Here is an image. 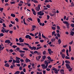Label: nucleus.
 <instances>
[{"instance_id": "680f3d73", "label": "nucleus", "mask_w": 74, "mask_h": 74, "mask_svg": "<svg viewBox=\"0 0 74 74\" xmlns=\"http://www.w3.org/2000/svg\"><path fill=\"white\" fill-rule=\"evenodd\" d=\"M73 41L72 40L71 42L69 43V44H70V45H71V44H72Z\"/></svg>"}, {"instance_id": "8fccbe9b", "label": "nucleus", "mask_w": 74, "mask_h": 74, "mask_svg": "<svg viewBox=\"0 0 74 74\" xmlns=\"http://www.w3.org/2000/svg\"><path fill=\"white\" fill-rule=\"evenodd\" d=\"M28 19H29V20H30V21H33V19H32V18H28Z\"/></svg>"}, {"instance_id": "2f4dec72", "label": "nucleus", "mask_w": 74, "mask_h": 74, "mask_svg": "<svg viewBox=\"0 0 74 74\" xmlns=\"http://www.w3.org/2000/svg\"><path fill=\"white\" fill-rule=\"evenodd\" d=\"M20 63V61L19 60H16V63Z\"/></svg>"}, {"instance_id": "a878e982", "label": "nucleus", "mask_w": 74, "mask_h": 74, "mask_svg": "<svg viewBox=\"0 0 74 74\" xmlns=\"http://www.w3.org/2000/svg\"><path fill=\"white\" fill-rule=\"evenodd\" d=\"M46 58V56H43L42 57V59H43V60H45Z\"/></svg>"}, {"instance_id": "a211bd4d", "label": "nucleus", "mask_w": 74, "mask_h": 74, "mask_svg": "<svg viewBox=\"0 0 74 74\" xmlns=\"http://www.w3.org/2000/svg\"><path fill=\"white\" fill-rule=\"evenodd\" d=\"M24 55H25V54L24 53H22L20 54V56L22 58L23 57Z\"/></svg>"}, {"instance_id": "69168bd1", "label": "nucleus", "mask_w": 74, "mask_h": 74, "mask_svg": "<svg viewBox=\"0 0 74 74\" xmlns=\"http://www.w3.org/2000/svg\"><path fill=\"white\" fill-rule=\"evenodd\" d=\"M38 37H41V33L40 32L39 33V35H38Z\"/></svg>"}, {"instance_id": "393cba45", "label": "nucleus", "mask_w": 74, "mask_h": 74, "mask_svg": "<svg viewBox=\"0 0 74 74\" xmlns=\"http://www.w3.org/2000/svg\"><path fill=\"white\" fill-rule=\"evenodd\" d=\"M19 52L20 53H25V51H23L22 50H20L19 51Z\"/></svg>"}, {"instance_id": "13d9d810", "label": "nucleus", "mask_w": 74, "mask_h": 74, "mask_svg": "<svg viewBox=\"0 0 74 74\" xmlns=\"http://www.w3.org/2000/svg\"><path fill=\"white\" fill-rule=\"evenodd\" d=\"M12 62V60L10 59L8 61V62L9 63H11Z\"/></svg>"}, {"instance_id": "7ed1b4c3", "label": "nucleus", "mask_w": 74, "mask_h": 74, "mask_svg": "<svg viewBox=\"0 0 74 74\" xmlns=\"http://www.w3.org/2000/svg\"><path fill=\"white\" fill-rule=\"evenodd\" d=\"M41 12H41V11H40V12H38V14L39 15H40V16H42V15H44V12H42V13H41Z\"/></svg>"}, {"instance_id": "c756f323", "label": "nucleus", "mask_w": 74, "mask_h": 74, "mask_svg": "<svg viewBox=\"0 0 74 74\" xmlns=\"http://www.w3.org/2000/svg\"><path fill=\"white\" fill-rule=\"evenodd\" d=\"M58 42H59V44H60V43L61 42V41L60 40V39L58 40Z\"/></svg>"}, {"instance_id": "052dcab7", "label": "nucleus", "mask_w": 74, "mask_h": 74, "mask_svg": "<svg viewBox=\"0 0 74 74\" xmlns=\"http://www.w3.org/2000/svg\"><path fill=\"white\" fill-rule=\"evenodd\" d=\"M49 0H46L45 2V3H49Z\"/></svg>"}, {"instance_id": "58836bf2", "label": "nucleus", "mask_w": 74, "mask_h": 74, "mask_svg": "<svg viewBox=\"0 0 74 74\" xmlns=\"http://www.w3.org/2000/svg\"><path fill=\"white\" fill-rule=\"evenodd\" d=\"M54 72L55 73H56V74H58V71L57 70L55 71H54Z\"/></svg>"}, {"instance_id": "4be33fe9", "label": "nucleus", "mask_w": 74, "mask_h": 74, "mask_svg": "<svg viewBox=\"0 0 74 74\" xmlns=\"http://www.w3.org/2000/svg\"><path fill=\"white\" fill-rule=\"evenodd\" d=\"M23 21L24 25H27L26 23L25 22V18H24L23 19Z\"/></svg>"}, {"instance_id": "6ab92c4d", "label": "nucleus", "mask_w": 74, "mask_h": 74, "mask_svg": "<svg viewBox=\"0 0 74 74\" xmlns=\"http://www.w3.org/2000/svg\"><path fill=\"white\" fill-rule=\"evenodd\" d=\"M62 56L63 59H64V58H65V54H63L62 55Z\"/></svg>"}, {"instance_id": "4c0bfd02", "label": "nucleus", "mask_w": 74, "mask_h": 74, "mask_svg": "<svg viewBox=\"0 0 74 74\" xmlns=\"http://www.w3.org/2000/svg\"><path fill=\"white\" fill-rule=\"evenodd\" d=\"M52 29L53 30H55L56 29V27H52Z\"/></svg>"}, {"instance_id": "4468645a", "label": "nucleus", "mask_w": 74, "mask_h": 74, "mask_svg": "<svg viewBox=\"0 0 74 74\" xmlns=\"http://www.w3.org/2000/svg\"><path fill=\"white\" fill-rule=\"evenodd\" d=\"M65 63H68V64H70V62L69 61V60H66L65 61Z\"/></svg>"}, {"instance_id": "7c9ffc66", "label": "nucleus", "mask_w": 74, "mask_h": 74, "mask_svg": "<svg viewBox=\"0 0 74 74\" xmlns=\"http://www.w3.org/2000/svg\"><path fill=\"white\" fill-rule=\"evenodd\" d=\"M52 69H53L52 70L53 71H56V70H57V69H56V68H53V67L52 68Z\"/></svg>"}, {"instance_id": "f704fd0d", "label": "nucleus", "mask_w": 74, "mask_h": 74, "mask_svg": "<svg viewBox=\"0 0 74 74\" xmlns=\"http://www.w3.org/2000/svg\"><path fill=\"white\" fill-rule=\"evenodd\" d=\"M18 5L19 7H21L22 5V4L21 3H18Z\"/></svg>"}, {"instance_id": "774afa93", "label": "nucleus", "mask_w": 74, "mask_h": 74, "mask_svg": "<svg viewBox=\"0 0 74 74\" xmlns=\"http://www.w3.org/2000/svg\"><path fill=\"white\" fill-rule=\"evenodd\" d=\"M40 42H44V40H40Z\"/></svg>"}, {"instance_id": "0e129e2a", "label": "nucleus", "mask_w": 74, "mask_h": 74, "mask_svg": "<svg viewBox=\"0 0 74 74\" xmlns=\"http://www.w3.org/2000/svg\"><path fill=\"white\" fill-rule=\"evenodd\" d=\"M71 26L72 27H74V24H71Z\"/></svg>"}, {"instance_id": "e2e57ef3", "label": "nucleus", "mask_w": 74, "mask_h": 74, "mask_svg": "<svg viewBox=\"0 0 74 74\" xmlns=\"http://www.w3.org/2000/svg\"><path fill=\"white\" fill-rule=\"evenodd\" d=\"M48 8H43V10H47L48 9Z\"/></svg>"}, {"instance_id": "a19ab883", "label": "nucleus", "mask_w": 74, "mask_h": 74, "mask_svg": "<svg viewBox=\"0 0 74 74\" xmlns=\"http://www.w3.org/2000/svg\"><path fill=\"white\" fill-rule=\"evenodd\" d=\"M57 29H58V30H60V27L59 26H57Z\"/></svg>"}, {"instance_id": "5fc2aeb1", "label": "nucleus", "mask_w": 74, "mask_h": 74, "mask_svg": "<svg viewBox=\"0 0 74 74\" xmlns=\"http://www.w3.org/2000/svg\"><path fill=\"white\" fill-rule=\"evenodd\" d=\"M36 27V26L35 25H33V26H32V28H33V29H35V28Z\"/></svg>"}, {"instance_id": "9d476101", "label": "nucleus", "mask_w": 74, "mask_h": 74, "mask_svg": "<svg viewBox=\"0 0 74 74\" xmlns=\"http://www.w3.org/2000/svg\"><path fill=\"white\" fill-rule=\"evenodd\" d=\"M65 23L66 24V25L67 26H69V25H70V24L69 23V22H65Z\"/></svg>"}, {"instance_id": "412c9836", "label": "nucleus", "mask_w": 74, "mask_h": 74, "mask_svg": "<svg viewBox=\"0 0 74 74\" xmlns=\"http://www.w3.org/2000/svg\"><path fill=\"white\" fill-rule=\"evenodd\" d=\"M11 16H12V17H13L14 18V17H15V15L14 14H11Z\"/></svg>"}, {"instance_id": "20e7f679", "label": "nucleus", "mask_w": 74, "mask_h": 74, "mask_svg": "<svg viewBox=\"0 0 74 74\" xmlns=\"http://www.w3.org/2000/svg\"><path fill=\"white\" fill-rule=\"evenodd\" d=\"M25 38H29V39L30 40H32V37H31V36L29 35H26Z\"/></svg>"}, {"instance_id": "f03ea898", "label": "nucleus", "mask_w": 74, "mask_h": 74, "mask_svg": "<svg viewBox=\"0 0 74 74\" xmlns=\"http://www.w3.org/2000/svg\"><path fill=\"white\" fill-rule=\"evenodd\" d=\"M41 4H38V7L35 8V9L36 11H39L40 10V7H41Z\"/></svg>"}, {"instance_id": "39448f33", "label": "nucleus", "mask_w": 74, "mask_h": 74, "mask_svg": "<svg viewBox=\"0 0 74 74\" xmlns=\"http://www.w3.org/2000/svg\"><path fill=\"white\" fill-rule=\"evenodd\" d=\"M65 65L67 69H70V68H71V67H70V65L69 64H66Z\"/></svg>"}, {"instance_id": "6e6552de", "label": "nucleus", "mask_w": 74, "mask_h": 74, "mask_svg": "<svg viewBox=\"0 0 74 74\" xmlns=\"http://www.w3.org/2000/svg\"><path fill=\"white\" fill-rule=\"evenodd\" d=\"M60 72L62 74H64V70H63V69H61L60 71Z\"/></svg>"}, {"instance_id": "473e14b6", "label": "nucleus", "mask_w": 74, "mask_h": 74, "mask_svg": "<svg viewBox=\"0 0 74 74\" xmlns=\"http://www.w3.org/2000/svg\"><path fill=\"white\" fill-rule=\"evenodd\" d=\"M47 58L48 60H51V57L49 56H48Z\"/></svg>"}, {"instance_id": "3c124183", "label": "nucleus", "mask_w": 74, "mask_h": 74, "mask_svg": "<svg viewBox=\"0 0 74 74\" xmlns=\"http://www.w3.org/2000/svg\"><path fill=\"white\" fill-rule=\"evenodd\" d=\"M57 36L58 37H60V34H59V33H58L57 34Z\"/></svg>"}, {"instance_id": "5701e85b", "label": "nucleus", "mask_w": 74, "mask_h": 74, "mask_svg": "<svg viewBox=\"0 0 74 74\" xmlns=\"http://www.w3.org/2000/svg\"><path fill=\"white\" fill-rule=\"evenodd\" d=\"M42 53L43 55H46V51L45 50L43 52H42Z\"/></svg>"}, {"instance_id": "6e6d98bb", "label": "nucleus", "mask_w": 74, "mask_h": 74, "mask_svg": "<svg viewBox=\"0 0 74 74\" xmlns=\"http://www.w3.org/2000/svg\"><path fill=\"white\" fill-rule=\"evenodd\" d=\"M38 23H40V19L39 18H38Z\"/></svg>"}, {"instance_id": "338daca9", "label": "nucleus", "mask_w": 74, "mask_h": 74, "mask_svg": "<svg viewBox=\"0 0 74 74\" xmlns=\"http://www.w3.org/2000/svg\"><path fill=\"white\" fill-rule=\"evenodd\" d=\"M24 44L23 43H21V46H24Z\"/></svg>"}, {"instance_id": "de8ad7c7", "label": "nucleus", "mask_w": 74, "mask_h": 74, "mask_svg": "<svg viewBox=\"0 0 74 74\" xmlns=\"http://www.w3.org/2000/svg\"><path fill=\"white\" fill-rule=\"evenodd\" d=\"M65 59H70V57H69L67 56H66L65 57Z\"/></svg>"}, {"instance_id": "4d7b16f0", "label": "nucleus", "mask_w": 74, "mask_h": 74, "mask_svg": "<svg viewBox=\"0 0 74 74\" xmlns=\"http://www.w3.org/2000/svg\"><path fill=\"white\" fill-rule=\"evenodd\" d=\"M24 41V39H22V40L21 41H19V42H23Z\"/></svg>"}, {"instance_id": "cd10ccee", "label": "nucleus", "mask_w": 74, "mask_h": 74, "mask_svg": "<svg viewBox=\"0 0 74 74\" xmlns=\"http://www.w3.org/2000/svg\"><path fill=\"white\" fill-rule=\"evenodd\" d=\"M3 36H4V34H3V33H0V37H3Z\"/></svg>"}, {"instance_id": "e433bc0d", "label": "nucleus", "mask_w": 74, "mask_h": 74, "mask_svg": "<svg viewBox=\"0 0 74 74\" xmlns=\"http://www.w3.org/2000/svg\"><path fill=\"white\" fill-rule=\"evenodd\" d=\"M12 47L13 48H15L17 47V46L16 45H13Z\"/></svg>"}, {"instance_id": "2eb2a0df", "label": "nucleus", "mask_w": 74, "mask_h": 74, "mask_svg": "<svg viewBox=\"0 0 74 74\" xmlns=\"http://www.w3.org/2000/svg\"><path fill=\"white\" fill-rule=\"evenodd\" d=\"M4 32L5 33H8L9 31H10V30L8 29L6 30V29H4Z\"/></svg>"}, {"instance_id": "c9c22d12", "label": "nucleus", "mask_w": 74, "mask_h": 74, "mask_svg": "<svg viewBox=\"0 0 74 74\" xmlns=\"http://www.w3.org/2000/svg\"><path fill=\"white\" fill-rule=\"evenodd\" d=\"M74 3L73 2H72L71 3V7H74Z\"/></svg>"}, {"instance_id": "09e8293b", "label": "nucleus", "mask_w": 74, "mask_h": 74, "mask_svg": "<svg viewBox=\"0 0 74 74\" xmlns=\"http://www.w3.org/2000/svg\"><path fill=\"white\" fill-rule=\"evenodd\" d=\"M53 52L51 50V51H50V52H48V53L49 54H50V55H51V53H53Z\"/></svg>"}, {"instance_id": "72a5a7b5", "label": "nucleus", "mask_w": 74, "mask_h": 74, "mask_svg": "<svg viewBox=\"0 0 74 74\" xmlns=\"http://www.w3.org/2000/svg\"><path fill=\"white\" fill-rule=\"evenodd\" d=\"M42 38H46V37L44 36V35L43 34H42Z\"/></svg>"}, {"instance_id": "423d86ee", "label": "nucleus", "mask_w": 74, "mask_h": 74, "mask_svg": "<svg viewBox=\"0 0 74 74\" xmlns=\"http://www.w3.org/2000/svg\"><path fill=\"white\" fill-rule=\"evenodd\" d=\"M5 43H8V44H10V43H11V42L9 40H7L5 41Z\"/></svg>"}, {"instance_id": "37998d69", "label": "nucleus", "mask_w": 74, "mask_h": 74, "mask_svg": "<svg viewBox=\"0 0 74 74\" xmlns=\"http://www.w3.org/2000/svg\"><path fill=\"white\" fill-rule=\"evenodd\" d=\"M55 31H53V32H52V36H53V35L55 34Z\"/></svg>"}, {"instance_id": "9b49d317", "label": "nucleus", "mask_w": 74, "mask_h": 74, "mask_svg": "<svg viewBox=\"0 0 74 74\" xmlns=\"http://www.w3.org/2000/svg\"><path fill=\"white\" fill-rule=\"evenodd\" d=\"M4 48V47H3L2 48V46H1V45H0V51H1L3 50V49Z\"/></svg>"}, {"instance_id": "79ce46f5", "label": "nucleus", "mask_w": 74, "mask_h": 74, "mask_svg": "<svg viewBox=\"0 0 74 74\" xmlns=\"http://www.w3.org/2000/svg\"><path fill=\"white\" fill-rule=\"evenodd\" d=\"M16 50H17V51H19L20 50V48H19V47H17L16 49Z\"/></svg>"}, {"instance_id": "c85d7f7f", "label": "nucleus", "mask_w": 74, "mask_h": 74, "mask_svg": "<svg viewBox=\"0 0 74 74\" xmlns=\"http://www.w3.org/2000/svg\"><path fill=\"white\" fill-rule=\"evenodd\" d=\"M42 48V47H37L36 48V50H38V49H40V48Z\"/></svg>"}, {"instance_id": "b1692460", "label": "nucleus", "mask_w": 74, "mask_h": 74, "mask_svg": "<svg viewBox=\"0 0 74 74\" xmlns=\"http://www.w3.org/2000/svg\"><path fill=\"white\" fill-rule=\"evenodd\" d=\"M23 50H25V51H28V48H24L23 49Z\"/></svg>"}, {"instance_id": "ea45409f", "label": "nucleus", "mask_w": 74, "mask_h": 74, "mask_svg": "<svg viewBox=\"0 0 74 74\" xmlns=\"http://www.w3.org/2000/svg\"><path fill=\"white\" fill-rule=\"evenodd\" d=\"M3 8H0V11H2L1 12H3Z\"/></svg>"}, {"instance_id": "aec40b11", "label": "nucleus", "mask_w": 74, "mask_h": 74, "mask_svg": "<svg viewBox=\"0 0 74 74\" xmlns=\"http://www.w3.org/2000/svg\"><path fill=\"white\" fill-rule=\"evenodd\" d=\"M10 3V4H14L15 3V1H11Z\"/></svg>"}, {"instance_id": "dca6fc26", "label": "nucleus", "mask_w": 74, "mask_h": 74, "mask_svg": "<svg viewBox=\"0 0 74 74\" xmlns=\"http://www.w3.org/2000/svg\"><path fill=\"white\" fill-rule=\"evenodd\" d=\"M45 63L46 65H48V62L47 61H45Z\"/></svg>"}, {"instance_id": "c03bdc74", "label": "nucleus", "mask_w": 74, "mask_h": 74, "mask_svg": "<svg viewBox=\"0 0 74 74\" xmlns=\"http://www.w3.org/2000/svg\"><path fill=\"white\" fill-rule=\"evenodd\" d=\"M30 36H32L33 37H34V34L32 33H30Z\"/></svg>"}, {"instance_id": "1a4fd4ad", "label": "nucleus", "mask_w": 74, "mask_h": 74, "mask_svg": "<svg viewBox=\"0 0 74 74\" xmlns=\"http://www.w3.org/2000/svg\"><path fill=\"white\" fill-rule=\"evenodd\" d=\"M4 66L5 67H10V65L7 63L5 64L4 65Z\"/></svg>"}, {"instance_id": "0eeeda50", "label": "nucleus", "mask_w": 74, "mask_h": 74, "mask_svg": "<svg viewBox=\"0 0 74 74\" xmlns=\"http://www.w3.org/2000/svg\"><path fill=\"white\" fill-rule=\"evenodd\" d=\"M30 62V60L28 58H26L25 59V62L26 63H28V62Z\"/></svg>"}, {"instance_id": "f8f14e48", "label": "nucleus", "mask_w": 74, "mask_h": 74, "mask_svg": "<svg viewBox=\"0 0 74 74\" xmlns=\"http://www.w3.org/2000/svg\"><path fill=\"white\" fill-rule=\"evenodd\" d=\"M74 32L71 31L70 34L71 36H74Z\"/></svg>"}, {"instance_id": "f3484780", "label": "nucleus", "mask_w": 74, "mask_h": 74, "mask_svg": "<svg viewBox=\"0 0 74 74\" xmlns=\"http://www.w3.org/2000/svg\"><path fill=\"white\" fill-rule=\"evenodd\" d=\"M46 7L49 8H51V6L49 4H48L46 5Z\"/></svg>"}, {"instance_id": "864d4df0", "label": "nucleus", "mask_w": 74, "mask_h": 74, "mask_svg": "<svg viewBox=\"0 0 74 74\" xmlns=\"http://www.w3.org/2000/svg\"><path fill=\"white\" fill-rule=\"evenodd\" d=\"M3 26L4 27H6V25H5V23H3Z\"/></svg>"}, {"instance_id": "603ef678", "label": "nucleus", "mask_w": 74, "mask_h": 74, "mask_svg": "<svg viewBox=\"0 0 74 74\" xmlns=\"http://www.w3.org/2000/svg\"><path fill=\"white\" fill-rule=\"evenodd\" d=\"M15 20L16 21V22H19V19L18 18H15Z\"/></svg>"}, {"instance_id": "a18cd8bd", "label": "nucleus", "mask_w": 74, "mask_h": 74, "mask_svg": "<svg viewBox=\"0 0 74 74\" xmlns=\"http://www.w3.org/2000/svg\"><path fill=\"white\" fill-rule=\"evenodd\" d=\"M69 52H71V46H69Z\"/></svg>"}, {"instance_id": "ddd939ff", "label": "nucleus", "mask_w": 74, "mask_h": 74, "mask_svg": "<svg viewBox=\"0 0 74 74\" xmlns=\"http://www.w3.org/2000/svg\"><path fill=\"white\" fill-rule=\"evenodd\" d=\"M2 29H3V30L2 29L1 30V32H2V33H5V32H4V29H5L4 28V27H2Z\"/></svg>"}, {"instance_id": "f257e3e1", "label": "nucleus", "mask_w": 74, "mask_h": 74, "mask_svg": "<svg viewBox=\"0 0 74 74\" xmlns=\"http://www.w3.org/2000/svg\"><path fill=\"white\" fill-rule=\"evenodd\" d=\"M27 47H29V49H31V50H33V49H34V51H35L36 49V47L34 46L32 47L30 45H28L27 46Z\"/></svg>"}, {"instance_id": "49530a36", "label": "nucleus", "mask_w": 74, "mask_h": 74, "mask_svg": "<svg viewBox=\"0 0 74 74\" xmlns=\"http://www.w3.org/2000/svg\"><path fill=\"white\" fill-rule=\"evenodd\" d=\"M15 73H16V74H19L20 73V72L19 71H17Z\"/></svg>"}, {"instance_id": "bb28decb", "label": "nucleus", "mask_w": 74, "mask_h": 74, "mask_svg": "<svg viewBox=\"0 0 74 74\" xmlns=\"http://www.w3.org/2000/svg\"><path fill=\"white\" fill-rule=\"evenodd\" d=\"M33 2L35 3H38V1L37 0H34Z\"/></svg>"}, {"instance_id": "bf43d9fd", "label": "nucleus", "mask_w": 74, "mask_h": 74, "mask_svg": "<svg viewBox=\"0 0 74 74\" xmlns=\"http://www.w3.org/2000/svg\"><path fill=\"white\" fill-rule=\"evenodd\" d=\"M27 5V6H28V7H30V6H31V4H30V3H28Z\"/></svg>"}]
</instances>
